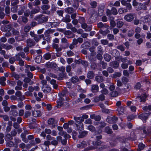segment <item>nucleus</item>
<instances>
[{"instance_id": "19", "label": "nucleus", "mask_w": 151, "mask_h": 151, "mask_svg": "<svg viewBox=\"0 0 151 151\" xmlns=\"http://www.w3.org/2000/svg\"><path fill=\"white\" fill-rule=\"evenodd\" d=\"M62 21L66 23L70 22L71 21V19L70 15L68 14H66L65 17L62 19Z\"/></svg>"}, {"instance_id": "3", "label": "nucleus", "mask_w": 151, "mask_h": 151, "mask_svg": "<svg viewBox=\"0 0 151 151\" xmlns=\"http://www.w3.org/2000/svg\"><path fill=\"white\" fill-rule=\"evenodd\" d=\"M118 118L116 116H108L106 121L109 123L112 124L116 123L118 120Z\"/></svg>"}, {"instance_id": "47", "label": "nucleus", "mask_w": 151, "mask_h": 151, "mask_svg": "<svg viewBox=\"0 0 151 151\" xmlns=\"http://www.w3.org/2000/svg\"><path fill=\"white\" fill-rule=\"evenodd\" d=\"M50 7V6L49 5L44 4L41 7V8L43 10H46L49 9Z\"/></svg>"}, {"instance_id": "6", "label": "nucleus", "mask_w": 151, "mask_h": 151, "mask_svg": "<svg viewBox=\"0 0 151 151\" xmlns=\"http://www.w3.org/2000/svg\"><path fill=\"white\" fill-rule=\"evenodd\" d=\"M46 67L47 68H51L55 69L58 67L55 63L48 62L46 64Z\"/></svg>"}, {"instance_id": "35", "label": "nucleus", "mask_w": 151, "mask_h": 151, "mask_svg": "<svg viewBox=\"0 0 151 151\" xmlns=\"http://www.w3.org/2000/svg\"><path fill=\"white\" fill-rule=\"evenodd\" d=\"M101 144V141L99 140L93 142H92V144L96 148H97V146L100 145Z\"/></svg>"}, {"instance_id": "39", "label": "nucleus", "mask_w": 151, "mask_h": 151, "mask_svg": "<svg viewBox=\"0 0 151 151\" xmlns=\"http://www.w3.org/2000/svg\"><path fill=\"white\" fill-rule=\"evenodd\" d=\"M30 35L32 37H34V39L36 42H38V37H37V35L36 36L35 34L34 33V32L30 31Z\"/></svg>"}, {"instance_id": "9", "label": "nucleus", "mask_w": 151, "mask_h": 151, "mask_svg": "<svg viewBox=\"0 0 151 151\" xmlns=\"http://www.w3.org/2000/svg\"><path fill=\"white\" fill-rule=\"evenodd\" d=\"M105 97L103 94H101L99 96H96L94 98V101L95 102H98L100 101H103L105 100Z\"/></svg>"}, {"instance_id": "56", "label": "nucleus", "mask_w": 151, "mask_h": 151, "mask_svg": "<svg viewBox=\"0 0 151 151\" xmlns=\"http://www.w3.org/2000/svg\"><path fill=\"white\" fill-rule=\"evenodd\" d=\"M110 94L112 97H115L118 96V93L116 91H114L111 92Z\"/></svg>"}, {"instance_id": "45", "label": "nucleus", "mask_w": 151, "mask_h": 151, "mask_svg": "<svg viewBox=\"0 0 151 151\" xmlns=\"http://www.w3.org/2000/svg\"><path fill=\"white\" fill-rule=\"evenodd\" d=\"M109 32V30L108 29H106L105 31H103L101 29H100L99 31V32L102 34L104 36H106Z\"/></svg>"}, {"instance_id": "28", "label": "nucleus", "mask_w": 151, "mask_h": 151, "mask_svg": "<svg viewBox=\"0 0 151 151\" xmlns=\"http://www.w3.org/2000/svg\"><path fill=\"white\" fill-rule=\"evenodd\" d=\"M104 57L105 60L107 62L109 61L111 58V56L107 53L104 54Z\"/></svg>"}, {"instance_id": "50", "label": "nucleus", "mask_w": 151, "mask_h": 151, "mask_svg": "<svg viewBox=\"0 0 151 151\" xmlns=\"http://www.w3.org/2000/svg\"><path fill=\"white\" fill-rule=\"evenodd\" d=\"M117 110L120 114H122L124 112V107H119L118 108Z\"/></svg>"}, {"instance_id": "57", "label": "nucleus", "mask_w": 151, "mask_h": 151, "mask_svg": "<svg viewBox=\"0 0 151 151\" xmlns=\"http://www.w3.org/2000/svg\"><path fill=\"white\" fill-rule=\"evenodd\" d=\"M101 92L102 94L104 95H107L109 93L108 90L106 88H103Z\"/></svg>"}, {"instance_id": "16", "label": "nucleus", "mask_w": 151, "mask_h": 151, "mask_svg": "<svg viewBox=\"0 0 151 151\" xmlns=\"http://www.w3.org/2000/svg\"><path fill=\"white\" fill-rule=\"evenodd\" d=\"M87 143L85 141H83L79 144H77V147L78 148H85L87 146Z\"/></svg>"}, {"instance_id": "51", "label": "nucleus", "mask_w": 151, "mask_h": 151, "mask_svg": "<svg viewBox=\"0 0 151 151\" xmlns=\"http://www.w3.org/2000/svg\"><path fill=\"white\" fill-rule=\"evenodd\" d=\"M142 87V85L139 82H137L134 86V88L136 89H139Z\"/></svg>"}, {"instance_id": "64", "label": "nucleus", "mask_w": 151, "mask_h": 151, "mask_svg": "<svg viewBox=\"0 0 151 151\" xmlns=\"http://www.w3.org/2000/svg\"><path fill=\"white\" fill-rule=\"evenodd\" d=\"M19 98H17V100L18 101H20L22 102L23 100L25 99V96L24 95H22L20 97H19Z\"/></svg>"}, {"instance_id": "49", "label": "nucleus", "mask_w": 151, "mask_h": 151, "mask_svg": "<svg viewBox=\"0 0 151 151\" xmlns=\"http://www.w3.org/2000/svg\"><path fill=\"white\" fill-rule=\"evenodd\" d=\"M78 21L81 24L86 22V20L85 18L84 17H79Z\"/></svg>"}, {"instance_id": "31", "label": "nucleus", "mask_w": 151, "mask_h": 151, "mask_svg": "<svg viewBox=\"0 0 151 151\" xmlns=\"http://www.w3.org/2000/svg\"><path fill=\"white\" fill-rule=\"evenodd\" d=\"M88 134V132L86 131H83L80 132L78 137L80 138H83L86 136Z\"/></svg>"}, {"instance_id": "58", "label": "nucleus", "mask_w": 151, "mask_h": 151, "mask_svg": "<svg viewBox=\"0 0 151 151\" xmlns=\"http://www.w3.org/2000/svg\"><path fill=\"white\" fill-rule=\"evenodd\" d=\"M88 129L91 131L93 132L96 130L95 127L92 125H89L88 127Z\"/></svg>"}, {"instance_id": "38", "label": "nucleus", "mask_w": 151, "mask_h": 151, "mask_svg": "<svg viewBox=\"0 0 151 151\" xmlns=\"http://www.w3.org/2000/svg\"><path fill=\"white\" fill-rule=\"evenodd\" d=\"M29 143L30 145L32 146H34L35 144L38 143V137L36 138L35 139V140H31L29 141Z\"/></svg>"}, {"instance_id": "15", "label": "nucleus", "mask_w": 151, "mask_h": 151, "mask_svg": "<svg viewBox=\"0 0 151 151\" xmlns=\"http://www.w3.org/2000/svg\"><path fill=\"white\" fill-rule=\"evenodd\" d=\"M81 24V27L83 29H86V31H90L91 30V28L90 26L88 27V25L85 22Z\"/></svg>"}, {"instance_id": "63", "label": "nucleus", "mask_w": 151, "mask_h": 151, "mask_svg": "<svg viewBox=\"0 0 151 151\" xmlns=\"http://www.w3.org/2000/svg\"><path fill=\"white\" fill-rule=\"evenodd\" d=\"M107 37L109 40H113L114 38V36L113 35L110 34H108Z\"/></svg>"}, {"instance_id": "62", "label": "nucleus", "mask_w": 151, "mask_h": 151, "mask_svg": "<svg viewBox=\"0 0 151 151\" xmlns=\"http://www.w3.org/2000/svg\"><path fill=\"white\" fill-rule=\"evenodd\" d=\"M51 55L50 53H46L44 55V57L46 60L50 59L51 58Z\"/></svg>"}, {"instance_id": "7", "label": "nucleus", "mask_w": 151, "mask_h": 151, "mask_svg": "<svg viewBox=\"0 0 151 151\" xmlns=\"http://www.w3.org/2000/svg\"><path fill=\"white\" fill-rule=\"evenodd\" d=\"M146 94H144L141 96H137L136 98V101L138 102H145L146 101Z\"/></svg>"}, {"instance_id": "29", "label": "nucleus", "mask_w": 151, "mask_h": 151, "mask_svg": "<svg viewBox=\"0 0 151 151\" xmlns=\"http://www.w3.org/2000/svg\"><path fill=\"white\" fill-rule=\"evenodd\" d=\"M25 73H27L28 77L32 79L33 78V75L32 73L29 71V69H25Z\"/></svg>"}, {"instance_id": "13", "label": "nucleus", "mask_w": 151, "mask_h": 151, "mask_svg": "<svg viewBox=\"0 0 151 151\" xmlns=\"http://www.w3.org/2000/svg\"><path fill=\"white\" fill-rule=\"evenodd\" d=\"M47 20V18L43 15H40L38 16V21L40 23L46 22Z\"/></svg>"}, {"instance_id": "44", "label": "nucleus", "mask_w": 151, "mask_h": 151, "mask_svg": "<svg viewBox=\"0 0 151 151\" xmlns=\"http://www.w3.org/2000/svg\"><path fill=\"white\" fill-rule=\"evenodd\" d=\"M11 6H18L17 5L19 3V0H11Z\"/></svg>"}, {"instance_id": "5", "label": "nucleus", "mask_w": 151, "mask_h": 151, "mask_svg": "<svg viewBox=\"0 0 151 151\" xmlns=\"http://www.w3.org/2000/svg\"><path fill=\"white\" fill-rule=\"evenodd\" d=\"M64 34L68 38H72L75 37V35L70 30H65Z\"/></svg>"}, {"instance_id": "41", "label": "nucleus", "mask_w": 151, "mask_h": 151, "mask_svg": "<svg viewBox=\"0 0 151 151\" xmlns=\"http://www.w3.org/2000/svg\"><path fill=\"white\" fill-rule=\"evenodd\" d=\"M14 144L11 141H9L6 142V147H12V146H14Z\"/></svg>"}, {"instance_id": "25", "label": "nucleus", "mask_w": 151, "mask_h": 151, "mask_svg": "<svg viewBox=\"0 0 151 151\" xmlns=\"http://www.w3.org/2000/svg\"><path fill=\"white\" fill-rule=\"evenodd\" d=\"M10 114L11 116L17 117L18 116V112L16 110L11 109L10 111Z\"/></svg>"}, {"instance_id": "14", "label": "nucleus", "mask_w": 151, "mask_h": 151, "mask_svg": "<svg viewBox=\"0 0 151 151\" xmlns=\"http://www.w3.org/2000/svg\"><path fill=\"white\" fill-rule=\"evenodd\" d=\"M65 12L67 13L71 14L74 12L75 10L72 7H68L65 9Z\"/></svg>"}, {"instance_id": "43", "label": "nucleus", "mask_w": 151, "mask_h": 151, "mask_svg": "<svg viewBox=\"0 0 151 151\" xmlns=\"http://www.w3.org/2000/svg\"><path fill=\"white\" fill-rule=\"evenodd\" d=\"M105 131L108 134H111L112 133V129L109 127H106L105 128Z\"/></svg>"}, {"instance_id": "12", "label": "nucleus", "mask_w": 151, "mask_h": 151, "mask_svg": "<svg viewBox=\"0 0 151 151\" xmlns=\"http://www.w3.org/2000/svg\"><path fill=\"white\" fill-rule=\"evenodd\" d=\"M74 119L76 122L75 124L82 122L84 121V119H83V118L81 117L74 116Z\"/></svg>"}, {"instance_id": "21", "label": "nucleus", "mask_w": 151, "mask_h": 151, "mask_svg": "<svg viewBox=\"0 0 151 151\" xmlns=\"http://www.w3.org/2000/svg\"><path fill=\"white\" fill-rule=\"evenodd\" d=\"M136 9L138 10H139L142 9L146 10V6L144 4L141 3H139L137 6L136 7Z\"/></svg>"}, {"instance_id": "36", "label": "nucleus", "mask_w": 151, "mask_h": 151, "mask_svg": "<svg viewBox=\"0 0 151 151\" xmlns=\"http://www.w3.org/2000/svg\"><path fill=\"white\" fill-rule=\"evenodd\" d=\"M97 26L99 28H102L103 27L107 28L109 26L105 24H104L102 22H100L97 24Z\"/></svg>"}, {"instance_id": "1", "label": "nucleus", "mask_w": 151, "mask_h": 151, "mask_svg": "<svg viewBox=\"0 0 151 151\" xmlns=\"http://www.w3.org/2000/svg\"><path fill=\"white\" fill-rule=\"evenodd\" d=\"M150 115H151V113H143L140 114L139 116V117L143 121L144 123H145Z\"/></svg>"}, {"instance_id": "17", "label": "nucleus", "mask_w": 151, "mask_h": 151, "mask_svg": "<svg viewBox=\"0 0 151 151\" xmlns=\"http://www.w3.org/2000/svg\"><path fill=\"white\" fill-rule=\"evenodd\" d=\"M99 87L97 85H93L91 86V91L93 93H96L99 91Z\"/></svg>"}, {"instance_id": "33", "label": "nucleus", "mask_w": 151, "mask_h": 151, "mask_svg": "<svg viewBox=\"0 0 151 151\" xmlns=\"http://www.w3.org/2000/svg\"><path fill=\"white\" fill-rule=\"evenodd\" d=\"M95 80L96 81L99 83H101L104 81L103 77L101 76H98L95 77Z\"/></svg>"}, {"instance_id": "37", "label": "nucleus", "mask_w": 151, "mask_h": 151, "mask_svg": "<svg viewBox=\"0 0 151 151\" xmlns=\"http://www.w3.org/2000/svg\"><path fill=\"white\" fill-rule=\"evenodd\" d=\"M145 145L142 143H140L138 145V148L137 149V151H141L144 149Z\"/></svg>"}, {"instance_id": "23", "label": "nucleus", "mask_w": 151, "mask_h": 151, "mask_svg": "<svg viewBox=\"0 0 151 151\" xmlns=\"http://www.w3.org/2000/svg\"><path fill=\"white\" fill-rule=\"evenodd\" d=\"M90 118L92 119H94L97 121H99L101 119V117L100 116H97L95 114L91 115H90Z\"/></svg>"}, {"instance_id": "4", "label": "nucleus", "mask_w": 151, "mask_h": 151, "mask_svg": "<svg viewBox=\"0 0 151 151\" xmlns=\"http://www.w3.org/2000/svg\"><path fill=\"white\" fill-rule=\"evenodd\" d=\"M140 130H142L143 133L145 134H147L150 133L151 131L145 126H143L137 128Z\"/></svg>"}, {"instance_id": "59", "label": "nucleus", "mask_w": 151, "mask_h": 151, "mask_svg": "<svg viewBox=\"0 0 151 151\" xmlns=\"http://www.w3.org/2000/svg\"><path fill=\"white\" fill-rule=\"evenodd\" d=\"M12 76L14 77L16 80H18L20 78L19 76L17 74L14 73H12Z\"/></svg>"}, {"instance_id": "55", "label": "nucleus", "mask_w": 151, "mask_h": 151, "mask_svg": "<svg viewBox=\"0 0 151 151\" xmlns=\"http://www.w3.org/2000/svg\"><path fill=\"white\" fill-rule=\"evenodd\" d=\"M142 109L145 111L148 110L151 111V105H150L148 106H145L142 108Z\"/></svg>"}, {"instance_id": "52", "label": "nucleus", "mask_w": 151, "mask_h": 151, "mask_svg": "<svg viewBox=\"0 0 151 151\" xmlns=\"http://www.w3.org/2000/svg\"><path fill=\"white\" fill-rule=\"evenodd\" d=\"M11 11L13 13H15L17 12L18 6H12Z\"/></svg>"}, {"instance_id": "34", "label": "nucleus", "mask_w": 151, "mask_h": 151, "mask_svg": "<svg viewBox=\"0 0 151 151\" xmlns=\"http://www.w3.org/2000/svg\"><path fill=\"white\" fill-rule=\"evenodd\" d=\"M76 125L77 129L80 130H82L83 129V125L82 122L78 124H76Z\"/></svg>"}, {"instance_id": "2", "label": "nucleus", "mask_w": 151, "mask_h": 151, "mask_svg": "<svg viewBox=\"0 0 151 151\" xmlns=\"http://www.w3.org/2000/svg\"><path fill=\"white\" fill-rule=\"evenodd\" d=\"M134 14L132 13H129L125 15L124 17V19L127 22H131L134 19Z\"/></svg>"}, {"instance_id": "20", "label": "nucleus", "mask_w": 151, "mask_h": 151, "mask_svg": "<svg viewBox=\"0 0 151 151\" xmlns=\"http://www.w3.org/2000/svg\"><path fill=\"white\" fill-rule=\"evenodd\" d=\"M90 46V44L88 41H86L81 46V48L87 49Z\"/></svg>"}, {"instance_id": "22", "label": "nucleus", "mask_w": 151, "mask_h": 151, "mask_svg": "<svg viewBox=\"0 0 151 151\" xmlns=\"http://www.w3.org/2000/svg\"><path fill=\"white\" fill-rule=\"evenodd\" d=\"M111 54L113 56L116 58L119 55V52L116 49H114L111 51Z\"/></svg>"}, {"instance_id": "32", "label": "nucleus", "mask_w": 151, "mask_h": 151, "mask_svg": "<svg viewBox=\"0 0 151 151\" xmlns=\"http://www.w3.org/2000/svg\"><path fill=\"white\" fill-rule=\"evenodd\" d=\"M71 81L73 83H75L79 81V79L77 76H75L71 78Z\"/></svg>"}, {"instance_id": "60", "label": "nucleus", "mask_w": 151, "mask_h": 151, "mask_svg": "<svg viewBox=\"0 0 151 151\" xmlns=\"http://www.w3.org/2000/svg\"><path fill=\"white\" fill-rule=\"evenodd\" d=\"M97 2L96 1H93L91 2L90 5L93 8H95L97 6Z\"/></svg>"}, {"instance_id": "27", "label": "nucleus", "mask_w": 151, "mask_h": 151, "mask_svg": "<svg viewBox=\"0 0 151 151\" xmlns=\"http://www.w3.org/2000/svg\"><path fill=\"white\" fill-rule=\"evenodd\" d=\"M28 7L30 9L32 8V5L37 6H38V0H35L33 2V4L30 2L28 3Z\"/></svg>"}, {"instance_id": "8", "label": "nucleus", "mask_w": 151, "mask_h": 151, "mask_svg": "<svg viewBox=\"0 0 151 151\" xmlns=\"http://www.w3.org/2000/svg\"><path fill=\"white\" fill-rule=\"evenodd\" d=\"M47 122L48 124L52 125V128H53L57 126V123L55 122V119L53 118L49 119Z\"/></svg>"}, {"instance_id": "18", "label": "nucleus", "mask_w": 151, "mask_h": 151, "mask_svg": "<svg viewBox=\"0 0 151 151\" xmlns=\"http://www.w3.org/2000/svg\"><path fill=\"white\" fill-rule=\"evenodd\" d=\"M110 66L114 68H117L119 65V64L118 62L115 61H114L111 62L109 63Z\"/></svg>"}, {"instance_id": "11", "label": "nucleus", "mask_w": 151, "mask_h": 151, "mask_svg": "<svg viewBox=\"0 0 151 151\" xmlns=\"http://www.w3.org/2000/svg\"><path fill=\"white\" fill-rule=\"evenodd\" d=\"M27 45L29 47H31L35 45V43L32 39L29 38L27 40Z\"/></svg>"}, {"instance_id": "30", "label": "nucleus", "mask_w": 151, "mask_h": 151, "mask_svg": "<svg viewBox=\"0 0 151 151\" xmlns=\"http://www.w3.org/2000/svg\"><path fill=\"white\" fill-rule=\"evenodd\" d=\"M94 73L93 71H89L87 74V78L89 79H92L94 76Z\"/></svg>"}, {"instance_id": "10", "label": "nucleus", "mask_w": 151, "mask_h": 151, "mask_svg": "<svg viewBox=\"0 0 151 151\" xmlns=\"http://www.w3.org/2000/svg\"><path fill=\"white\" fill-rule=\"evenodd\" d=\"M57 140L58 141L60 142L63 145H65L67 144V139L65 138L62 139V137L60 136H58L56 137Z\"/></svg>"}, {"instance_id": "53", "label": "nucleus", "mask_w": 151, "mask_h": 151, "mask_svg": "<svg viewBox=\"0 0 151 151\" xmlns=\"http://www.w3.org/2000/svg\"><path fill=\"white\" fill-rule=\"evenodd\" d=\"M111 10L112 14L113 15H116L118 14L117 10L116 8L114 7H112Z\"/></svg>"}, {"instance_id": "26", "label": "nucleus", "mask_w": 151, "mask_h": 151, "mask_svg": "<svg viewBox=\"0 0 151 151\" xmlns=\"http://www.w3.org/2000/svg\"><path fill=\"white\" fill-rule=\"evenodd\" d=\"M130 86L129 85L127 84L125 86V88L122 89V92L123 93L128 92L130 89Z\"/></svg>"}, {"instance_id": "40", "label": "nucleus", "mask_w": 151, "mask_h": 151, "mask_svg": "<svg viewBox=\"0 0 151 151\" xmlns=\"http://www.w3.org/2000/svg\"><path fill=\"white\" fill-rule=\"evenodd\" d=\"M103 53H97V54L96 55V58L99 60H101L103 59L102 55Z\"/></svg>"}, {"instance_id": "24", "label": "nucleus", "mask_w": 151, "mask_h": 151, "mask_svg": "<svg viewBox=\"0 0 151 151\" xmlns=\"http://www.w3.org/2000/svg\"><path fill=\"white\" fill-rule=\"evenodd\" d=\"M13 139L12 136L10 134H7L4 137V139L6 142L11 141Z\"/></svg>"}, {"instance_id": "54", "label": "nucleus", "mask_w": 151, "mask_h": 151, "mask_svg": "<svg viewBox=\"0 0 151 151\" xmlns=\"http://www.w3.org/2000/svg\"><path fill=\"white\" fill-rule=\"evenodd\" d=\"M61 42L63 43H65L67 45V47L69 45L67 39L65 38H62L61 39Z\"/></svg>"}, {"instance_id": "48", "label": "nucleus", "mask_w": 151, "mask_h": 151, "mask_svg": "<svg viewBox=\"0 0 151 151\" xmlns=\"http://www.w3.org/2000/svg\"><path fill=\"white\" fill-rule=\"evenodd\" d=\"M127 9L124 8H120L118 10V12L120 14H122L124 12H127Z\"/></svg>"}, {"instance_id": "61", "label": "nucleus", "mask_w": 151, "mask_h": 151, "mask_svg": "<svg viewBox=\"0 0 151 151\" xmlns=\"http://www.w3.org/2000/svg\"><path fill=\"white\" fill-rule=\"evenodd\" d=\"M122 81L123 83L126 84L129 81L128 79L125 77H123L122 79Z\"/></svg>"}, {"instance_id": "42", "label": "nucleus", "mask_w": 151, "mask_h": 151, "mask_svg": "<svg viewBox=\"0 0 151 151\" xmlns=\"http://www.w3.org/2000/svg\"><path fill=\"white\" fill-rule=\"evenodd\" d=\"M116 48L122 52L125 50V47L123 45H119L116 47Z\"/></svg>"}, {"instance_id": "46", "label": "nucleus", "mask_w": 151, "mask_h": 151, "mask_svg": "<svg viewBox=\"0 0 151 151\" xmlns=\"http://www.w3.org/2000/svg\"><path fill=\"white\" fill-rule=\"evenodd\" d=\"M124 23L123 22L121 21H118L116 23L117 27L118 28L122 27L124 25Z\"/></svg>"}]
</instances>
